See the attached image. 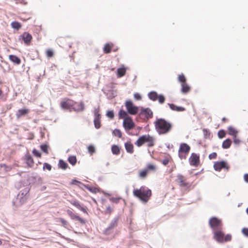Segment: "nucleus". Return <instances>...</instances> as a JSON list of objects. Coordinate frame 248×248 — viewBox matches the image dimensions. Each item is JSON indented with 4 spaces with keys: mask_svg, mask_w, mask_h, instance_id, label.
I'll return each instance as SVG.
<instances>
[{
    "mask_svg": "<svg viewBox=\"0 0 248 248\" xmlns=\"http://www.w3.org/2000/svg\"><path fill=\"white\" fill-rule=\"evenodd\" d=\"M154 124L155 130L159 135H165L170 133L172 128V124L163 118L157 119Z\"/></svg>",
    "mask_w": 248,
    "mask_h": 248,
    "instance_id": "1",
    "label": "nucleus"
},
{
    "mask_svg": "<svg viewBox=\"0 0 248 248\" xmlns=\"http://www.w3.org/2000/svg\"><path fill=\"white\" fill-rule=\"evenodd\" d=\"M133 195L139 199L141 202L146 203L152 196V191L148 187L142 186L140 188L135 189L133 192Z\"/></svg>",
    "mask_w": 248,
    "mask_h": 248,
    "instance_id": "2",
    "label": "nucleus"
},
{
    "mask_svg": "<svg viewBox=\"0 0 248 248\" xmlns=\"http://www.w3.org/2000/svg\"><path fill=\"white\" fill-rule=\"evenodd\" d=\"M60 105L63 109H73L78 111H83L84 109V105L83 102L77 103L69 98H65L61 102Z\"/></svg>",
    "mask_w": 248,
    "mask_h": 248,
    "instance_id": "3",
    "label": "nucleus"
},
{
    "mask_svg": "<svg viewBox=\"0 0 248 248\" xmlns=\"http://www.w3.org/2000/svg\"><path fill=\"white\" fill-rule=\"evenodd\" d=\"M146 143L148 147H153L155 145V139L149 135H145L140 137L135 142V144L138 146H141L144 143Z\"/></svg>",
    "mask_w": 248,
    "mask_h": 248,
    "instance_id": "4",
    "label": "nucleus"
},
{
    "mask_svg": "<svg viewBox=\"0 0 248 248\" xmlns=\"http://www.w3.org/2000/svg\"><path fill=\"white\" fill-rule=\"evenodd\" d=\"M157 169V166L153 163L148 164L146 167L144 169L140 170L139 177L141 179L145 178L150 172H155Z\"/></svg>",
    "mask_w": 248,
    "mask_h": 248,
    "instance_id": "5",
    "label": "nucleus"
},
{
    "mask_svg": "<svg viewBox=\"0 0 248 248\" xmlns=\"http://www.w3.org/2000/svg\"><path fill=\"white\" fill-rule=\"evenodd\" d=\"M222 225L221 221L218 219V242L223 243L231 241L232 238L230 234H225L220 229L219 227Z\"/></svg>",
    "mask_w": 248,
    "mask_h": 248,
    "instance_id": "6",
    "label": "nucleus"
},
{
    "mask_svg": "<svg viewBox=\"0 0 248 248\" xmlns=\"http://www.w3.org/2000/svg\"><path fill=\"white\" fill-rule=\"evenodd\" d=\"M190 150V147L185 143H181L178 150L179 157L181 159H186Z\"/></svg>",
    "mask_w": 248,
    "mask_h": 248,
    "instance_id": "7",
    "label": "nucleus"
},
{
    "mask_svg": "<svg viewBox=\"0 0 248 248\" xmlns=\"http://www.w3.org/2000/svg\"><path fill=\"white\" fill-rule=\"evenodd\" d=\"M176 182L181 187L189 188L191 185L187 182L186 178L182 174H178L177 176Z\"/></svg>",
    "mask_w": 248,
    "mask_h": 248,
    "instance_id": "8",
    "label": "nucleus"
},
{
    "mask_svg": "<svg viewBox=\"0 0 248 248\" xmlns=\"http://www.w3.org/2000/svg\"><path fill=\"white\" fill-rule=\"evenodd\" d=\"M125 106L129 114L134 115L138 113L139 108L134 106L131 100L126 101Z\"/></svg>",
    "mask_w": 248,
    "mask_h": 248,
    "instance_id": "9",
    "label": "nucleus"
},
{
    "mask_svg": "<svg viewBox=\"0 0 248 248\" xmlns=\"http://www.w3.org/2000/svg\"><path fill=\"white\" fill-rule=\"evenodd\" d=\"M123 126L126 131L133 129L135 126V124L132 119L130 117L124 119L123 121Z\"/></svg>",
    "mask_w": 248,
    "mask_h": 248,
    "instance_id": "10",
    "label": "nucleus"
},
{
    "mask_svg": "<svg viewBox=\"0 0 248 248\" xmlns=\"http://www.w3.org/2000/svg\"><path fill=\"white\" fill-rule=\"evenodd\" d=\"M66 213L71 219L78 221L81 224H85V220L80 217L77 214L74 213L72 210L67 209Z\"/></svg>",
    "mask_w": 248,
    "mask_h": 248,
    "instance_id": "11",
    "label": "nucleus"
},
{
    "mask_svg": "<svg viewBox=\"0 0 248 248\" xmlns=\"http://www.w3.org/2000/svg\"><path fill=\"white\" fill-rule=\"evenodd\" d=\"M68 201L72 205L77 207L84 213L88 214V208L86 206H82L79 201L77 200H69Z\"/></svg>",
    "mask_w": 248,
    "mask_h": 248,
    "instance_id": "12",
    "label": "nucleus"
},
{
    "mask_svg": "<svg viewBox=\"0 0 248 248\" xmlns=\"http://www.w3.org/2000/svg\"><path fill=\"white\" fill-rule=\"evenodd\" d=\"M189 163L191 166H198L200 163L199 155L195 153H192L189 159Z\"/></svg>",
    "mask_w": 248,
    "mask_h": 248,
    "instance_id": "13",
    "label": "nucleus"
},
{
    "mask_svg": "<svg viewBox=\"0 0 248 248\" xmlns=\"http://www.w3.org/2000/svg\"><path fill=\"white\" fill-rule=\"evenodd\" d=\"M153 112L149 108H141V111L140 113V116H144L145 118L148 119L153 117Z\"/></svg>",
    "mask_w": 248,
    "mask_h": 248,
    "instance_id": "14",
    "label": "nucleus"
},
{
    "mask_svg": "<svg viewBox=\"0 0 248 248\" xmlns=\"http://www.w3.org/2000/svg\"><path fill=\"white\" fill-rule=\"evenodd\" d=\"M211 227L214 230V238L217 240V231L216 230L217 228V218H212L209 222Z\"/></svg>",
    "mask_w": 248,
    "mask_h": 248,
    "instance_id": "15",
    "label": "nucleus"
},
{
    "mask_svg": "<svg viewBox=\"0 0 248 248\" xmlns=\"http://www.w3.org/2000/svg\"><path fill=\"white\" fill-rule=\"evenodd\" d=\"M21 37L26 45H29L30 44L32 38L31 34L28 32H25L21 35Z\"/></svg>",
    "mask_w": 248,
    "mask_h": 248,
    "instance_id": "16",
    "label": "nucleus"
},
{
    "mask_svg": "<svg viewBox=\"0 0 248 248\" xmlns=\"http://www.w3.org/2000/svg\"><path fill=\"white\" fill-rule=\"evenodd\" d=\"M230 169L229 165L225 161H221L218 162V172L220 171L221 170H224L226 172L229 171Z\"/></svg>",
    "mask_w": 248,
    "mask_h": 248,
    "instance_id": "17",
    "label": "nucleus"
},
{
    "mask_svg": "<svg viewBox=\"0 0 248 248\" xmlns=\"http://www.w3.org/2000/svg\"><path fill=\"white\" fill-rule=\"evenodd\" d=\"M24 160L29 167L32 168L33 166L34 162L31 155L29 154L25 155Z\"/></svg>",
    "mask_w": 248,
    "mask_h": 248,
    "instance_id": "18",
    "label": "nucleus"
},
{
    "mask_svg": "<svg viewBox=\"0 0 248 248\" xmlns=\"http://www.w3.org/2000/svg\"><path fill=\"white\" fill-rule=\"evenodd\" d=\"M30 110L28 108H22L18 109L16 113V117L19 119L23 116L29 113Z\"/></svg>",
    "mask_w": 248,
    "mask_h": 248,
    "instance_id": "19",
    "label": "nucleus"
},
{
    "mask_svg": "<svg viewBox=\"0 0 248 248\" xmlns=\"http://www.w3.org/2000/svg\"><path fill=\"white\" fill-rule=\"evenodd\" d=\"M9 59L12 62L16 65L20 64L21 62V59L16 55H10L9 56Z\"/></svg>",
    "mask_w": 248,
    "mask_h": 248,
    "instance_id": "20",
    "label": "nucleus"
},
{
    "mask_svg": "<svg viewBox=\"0 0 248 248\" xmlns=\"http://www.w3.org/2000/svg\"><path fill=\"white\" fill-rule=\"evenodd\" d=\"M170 108L176 111H184L186 110V108L183 107H178L173 104H168Z\"/></svg>",
    "mask_w": 248,
    "mask_h": 248,
    "instance_id": "21",
    "label": "nucleus"
},
{
    "mask_svg": "<svg viewBox=\"0 0 248 248\" xmlns=\"http://www.w3.org/2000/svg\"><path fill=\"white\" fill-rule=\"evenodd\" d=\"M190 87L186 83L181 84V92L182 93L186 94L190 92Z\"/></svg>",
    "mask_w": 248,
    "mask_h": 248,
    "instance_id": "22",
    "label": "nucleus"
},
{
    "mask_svg": "<svg viewBox=\"0 0 248 248\" xmlns=\"http://www.w3.org/2000/svg\"><path fill=\"white\" fill-rule=\"evenodd\" d=\"M124 146L127 153L133 154L134 153V146L130 142L125 143Z\"/></svg>",
    "mask_w": 248,
    "mask_h": 248,
    "instance_id": "23",
    "label": "nucleus"
},
{
    "mask_svg": "<svg viewBox=\"0 0 248 248\" xmlns=\"http://www.w3.org/2000/svg\"><path fill=\"white\" fill-rule=\"evenodd\" d=\"M113 46L114 45L112 43L106 44L103 48L104 53L106 54L109 53Z\"/></svg>",
    "mask_w": 248,
    "mask_h": 248,
    "instance_id": "24",
    "label": "nucleus"
},
{
    "mask_svg": "<svg viewBox=\"0 0 248 248\" xmlns=\"http://www.w3.org/2000/svg\"><path fill=\"white\" fill-rule=\"evenodd\" d=\"M125 73L126 68L124 66L118 68L117 72V76L118 78H121L124 76L125 75Z\"/></svg>",
    "mask_w": 248,
    "mask_h": 248,
    "instance_id": "25",
    "label": "nucleus"
},
{
    "mask_svg": "<svg viewBox=\"0 0 248 248\" xmlns=\"http://www.w3.org/2000/svg\"><path fill=\"white\" fill-rule=\"evenodd\" d=\"M118 115L119 119H123L124 120V119L130 117V116H128L127 113L123 109L120 110L118 113Z\"/></svg>",
    "mask_w": 248,
    "mask_h": 248,
    "instance_id": "26",
    "label": "nucleus"
},
{
    "mask_svg": "<svg viewBox=\"0 0 248 248\" xmlns=\"http://www.w3.org/2000/svg\"><path fill=\"white\" fill-rule=\"evenodd\" d=\"M100 115L98 114L97 116H96L94 120V124L95 127L97 129H98L101 126L100 124Z\"/></svg>",
    "mask_w": 248,
    "mask_h": 248,
    "instance_id": "27",
    "label": "nucleus"
},
{
    "mask_svg": "<svg viewBox=\"0 0 248 248\" xmlns=\"http://www.w3.org/2000/svg\"><path fill=\"white\" fill-rule=\"evenodd\" d=\"M58 166L60 168L64 170L68 167L67 163L62 159L59 160Z\"/></svg>",
    "mask_w": 248,
    "mask_h": 248,
    "instance_id": "28",
    "label": "nucleus"
},
{
    "mask_svg": "<svg viewBox=\"0 0 248 248\" xmlns=\"http://www.w3.org/2000/svg\"><path fill=\"white\" fill-rule=\"evenodd\" d=\"M111 151L113 154L118 155L120 153V148L116 145H113L111 147Z\"/></svg>",
    "mask_w": 248,
    "mask_h": 248,
    "instance_id": "29",
    "label": "nucleus"
},
{
    "mask_svg": "<svg viewBox=\"0 0 248 248\" xmlns=\"http://www.w3.org/2000/svg\"><path fill=\"white\" fill-rule=\"evenodd\" d=\"M232 144V140L230 139H227L223 142L222 148L224 149L229 148Z\"/></svg>",
    "mask_w": 248,
    "mask_h": 248,
    "instance_id": "30",
    "label": "nucleus"
},
{
    "mask_svg": "<svg viewBox=\"0 0 248 248\" xmlns=\"http://www.w3.org/2000/svg\"><path fill=\"white\" fill-rule=\"evenodd\" d=\"M158 95L155 92H150L148 94L149 98L153 101H156L157 99Z\"/></svg>",
    "mask_w": 248,
    "mask_h": 248,
    "instance_id": "31",
    "label": "nucleus"
},
{
    "mask_svg": "<svg viewBox=\"0 0 248 248\" xmlns=\"http://www.w3.org/2000/svg\"><path fill=\"white\" fill-rule=\"evenodd\" d=\"M68 161L72 165L74 166L77 161V157L75 155H71L68 157Z\"/></svg>",
    "mask_w": 248,
    "mask_h": 248,
    "instance_id": "32",
    "label": "nucleus"
},
{
    "mask_svg": "<svg viewBox=\"0 0 248 248\" xmlns=\"http://www.w3.org/2000/svg\"><path fill=\"white\" fill-rule=\"evenodd\" d=\"M228 131H229V134L230 135H231L233 137L237 135L238 132L233 127L230 126V127H228Z\"/></svg>",
    "mask_w": 248,
    "mask_h": 248,
    "instance_id": "33",
    "label": "nucleus"
},
{
    "mask_svg": "<svg viewBox=\"0 0 248 248\" xmlns=\"http://www.w3.org/2000/svg\"><path fill=\"white\" fill-rule=\"evenodd\" d=\"M11 26L13 28L16 29V30H18L21 27V24L16 21L13 22L11 23Z\"/></svg>",
    "mask_w": 248,
    "mask_h": 248,
    "instance_id": "34",
    "label": "nucleus"
},
{
    "mask_svg": "<svg viewBox=\"0 0 248 248\" xmlns=\"http://www.w3.org/2000/svg\"><path fill=\"white\" fill-rule=\"evenodd\" d=\"M0 167L1 168H3L4 171L6 172L10 171L12 169V168L11 166H7L4 164H0Z\"/></svg>",
    "mask_w": 248,
    "mask_h": 248,
    "instance_id": "35",
    "label": "nucleus"
},
{
    "mask_svg": "<svg viewBox=\"0 0 248 248\" xmlns=\"http://www.w3.org/2000/svg\"><path fill=\"white\" fill-rule=\"evenodd\" d=\"M178 80L179 82L181 83V84L184 83H186V78L184 74H182L181 75H179L178 76Z\"/></svg>",
    "mask_w": 248,
    "mask_h": 248,
    "instance_id": "36",
    "label": "nucleus"
},
{
    "mask_svg": "<svg viewBox=\"0 0 248 248\" xmlns=\"http://www.w3.org/2000/svg\"><path fill=\"white\" fill-rule=\"evenodd\" d=\"M113 134L114 136L118 137L119 138H121L122 136L121 131L118 129H115L113 131Z\"/></svg>",
    "mask_w": 248,
    "mask_h": 248,
    "instance_id": "37",
    "label": "nucleus"
},
{
    "mask_svg": "<svg viewBox=\"0 0 248 248\" xmlns=\"http://www.w3.org/2000/svg\"><path fill=\"white\" fill-rule=\"evenodd\" d=\"M117 222H118V219H114L113 220H112L111 223H110L109 226L108 227L109 228L113 230V229L116 227L117 225Z\"/></svg>",
    "mask_w": 248,
    "mask_h": 248,
    "instance_id": "38",
    "label": "nucleus"
},
{
    "mask_svg": "<svg viewBox=\"0 0 248 248\" xmlns=\"http://www.w3.org/2000/svg\"><path fill=\"white\" fill-rule=\"evenodd\" d=\"M88 151L91 155H92L95 152V149L94 146L90 145L88 147Z\"/></svg>",
    "mask_w": 248,
    "mask_h": 248,
    "instance_id": "39",
    "label": "nucleus"
},
{
    "mask_svg": "<svg viewBox=\"0 0 248 248\" xmlns=\"http://www.w3.org/2000/svg\"><path fill=\"white\" fill-rule=\"evenodd\" d=\"M41 150L44 152L46 154H48V146L46 144H42L40 146Z\"/></svg>",
    "mask_w": 248,
    "mask_h": 248,
    "instance_id": "40",
    "label": "nucleus"
},
{
    "mask_svg": "<svg viewBox=\"0 0 248 248\" xmlns=\"http://www.w3.org/2000/svg\"><path fill=\"white\" fill-rule=\"evenodd\" d=\"M85 187L88 190H89L90 191H91L92 193H96L98 191V189L97 188H96V187H90L89 186H85Z\"/></svg>",
    "mask_w": 248,
    "mask_h": 248,
    "instance_id": "41",
    "label": "nucleus"
},
{
    "mask_svg": "<svg viewBox=\"0 0 248 248\" xmlns=\"http://www.w3.org/2000/svg\"><path fill=\"white\" fill-rule=\"evenodd\" d=\"M122 198L121 197H111L109 198L110 201L116 203H118V202H119L120 200Z\"/></svg>",
    "mask_w": 248,
    "mask_h": 248,
    "instance_id": "42",
    "label": "nucleus"
},
{
    "mask_svg": "<svg viewBox=\"0 0 248 248\" xmlns=\"http://www.w3.org/2000/svg\"><path fill=\"white\" fill-rule=\"evenodd\" d=\"M226 135V132L223 130H220L218 132V137L219 138H223Z\"/></svg>",
    "mask_w": 248,
    "mask_h": 248,
    "instance_id": "43",
    "label": "nucleus"
},
{
    "mask_svg": "<svg viewBox=\"0 0 248 248\" xmlns=\"http://www.w3.org/2000/svg\"><path fill=\"white\" fill-rule=\"evenodd\" d=\"M157 100L160 103L162 104L165 102V98L163 95H159L158 96Z\"/></svg>",
    "mask_w": 248,
    "mask_h": 248,
    "instance_id": "44",
    "label": "nucleus"
},
{
    "mask_svg": "<svg viewBox=\"0 0 248 248\" xmlns=\"http://www.w3.org/2000/svg\"><path fill=\"white\" fill-rule=\"evenodd\" d=\"M46 55L47 57H52L54 55V52L51 49H47L46 51Z\"/></svg>",
    "mask_w": 248,
    "mask_h": 248,
    "instance_id": "45",
    "label": "nucleus"
},
{
    "mask_svg": "<svg viewBox=\"0 0 248 248\" xmlns=\"http://www.w3.org/2000/svg\"><path fill=\"white\" fill-rule=\"evenodd\" d=\"M32 153L33 154V155L35 156H37L38 157H41V154L38 150H37L35 149H34L32 150Z\"/></svg>",
    "mask_w": 248,
    "mask_h": 248,
    "instance_id": "46",
    "label": "nucleus"
},
{
    "mask_svg": "<svg viewBox=\"0 0 248 248\" xmlns=\"http://www.w3.org/2000/svg\"><path fill=\"white\" fill-rule=\"evenodd\" d=\"M51 168H52V167L50 164H49L47 163H45L44 164V166H43L44 170L46 169L50 171L51 170Z\"/></svg>",
    "mask_w": 248,
    "mask_h": 248,
    "instance_id": "47",
    "label": "nucleus"
},
{
    "mask_svg": "<svg viewBox=\"0 0 248 248\" xmlns=\"http://www.w3.org/2000/svg\"><path fill=\"white\" fill-rule=\"evenodd\" d=\"M113 212V209L110 206L107 207L106 211H105V213L106 214H108L110 215Z\"/></svg>",
    "mask_w": 248,
    "mask_h": 248,
    "instance_id": "48",
    "label": "nucleus"
},
{
    "mask_svg": "<svg viewBox=\"0 0 248 248\" xmlns=\"http://www.w3.org/2000/svg\"><path fill=\"white\" fill-rule=\"evenodd\" d=\"M113 230L108 227L104 231V233L106 235H109L111 234Z\"/></svg>",
    "mask_w": 248,
    "mask_h": 248,
    "instance_id": "49",
    "label": "nucleus"
},
{
    "mask_svg": "<svg viewBox=\"0 0 248 248\" xmlns=\"http://www.w3.org/2000/svg\"><path fill=\"white\" fill-rule=\"evenodd\" d=\"M107 115L108 117L113 119L114 118V113L113 111H108L107 113Z\"/></svg>",
    "mask_w": 248,
    "mask_h": 248,
    "instance_id": "50",
    "label": "nucleus"
},
{
    "mask_svg": "<svg viewBox=\"0 0 248 248\" xmlns=\"http://www.w3.org/2000/svg\"><path fill=\"white\" fill-rule=\"evenodd\" d=\"M59 221L64 226H65L66 225H67L68 224V222L67 221L65 220L64 219L62 218H60L59 219Z\"/></svg>",
    "mask_w": 248,
    "mask_h": 248,
    "instance_id": "51",
    "label": "nucleus"
},
{
    "mask_svg": "<svg viewBox=\"0 0 248 248\" xmlns=\"http://www.w3.org/2000/svg\"><path fill=\"white\" fill-rule=\"evenodd\" d=\"M217 154L215 152L212 153L209 155V158L210 159H215L217 157Z\"/></svg>",
    "mask_w": 248,
    "mask_h": 248,
    "instance_id": "52",
    "label": "nucleus"
},
{
    "mask_svg": "<svg viewBox=\"0 0 248 248\" xmlns=\"http://www.w3.org/2000/svg\"><path fill=\"white\" fill-rule=\"evenodd\" d=\"M134 97L137 100H140L141 99V96L139 93H135L134 94Z\"/></svg>",
    "mask_w": 248,
    "mask_h": 248,
    "instance_id": "53",
    "label": "nucleus"
},
{
    "mask_svg": "<svg viewBox=\"0 0 248 248\" xmlns=\"http://www.w3.org/2000/svg\"><path fill=\"white\" fill-rule=\"evenodd\" d=\"M242 233L244 235L247 237H248V228H244L242 229Z\"/></svg>",
    "mask_w": 248,
    "mask_h": 248,
    "instance_id": "54",
    "label": "nucleus"
},
{
    "mask_svg": "<svg viewBox=\"0 0 248 248\" xmlns=\"http://www.w3.org/2000/svg\"><path fill=\"white\" fill-rule=\"evenodd\" d=\"M233 137V142L235 144H238L240 142V140L238 139L236 136Z\"/></svg>",
    "mask_w": 248,
    "mask_h": 248,
    "instance_id": "55",
    "label": "nucleus"
},
{
    "mask_svg": "<svg viewBox=\"0 0 248 248\" xmlns=\"http://www.w3.org/2000/svg\"><path fill=\"white\" fill-rule=\"evenodd\" d=\"M169 162V159L168 158H165L162 161V164L164 165H167Z\"/></svg>",
    "mask_w": 248,
    "mask_h": 248,
    "instance_id": "56",
    "label": "nucleus"
},
{
    "mask_svg": "<svg viewBox=\"0 0 248 248\" xmlns=\"http://www.w3.org/2000/svg\"><path fill=\"white\" fill-rule=\"evenodd\" d=\"M81 183L77 180H74L72 181V184L77 185V184H80Z\"/></svg>",
    "mask_w": 248,
    "mask_h": 248,
    "instance_id": "57",
    "label": "nucleus"
},
{
    "mask_svg": "<svg viewBox=\"0 0 248 248\" xmlns=\"http://www.w3.org/2000/svg\"><path fill=\"white\" fill-rule=\"evenodd\" d=\"M245 181L248 183V174H245L244 176Z\"/></svg>",
    "mask_w": 248,
    "mask_h": 248,
    "instance_id": "58",
    "label": "nucleus"
},
{
    "mask_svg": "<svg viewBox=\"0 0 248 248\" xmlns=\"http://www.w3.org/2000/svg\"><path fill=\"white\" fill-rule=\"evenodd\" d=\"M3 93L1 89L0 88V100L3 97Z\"/></svg>",
    "mask_w": 248,
    "mask_h": 248,
    "instance_id": "59",
    "label": "nucleus"
},
{
    "mask_svg": "<svg viewBox=\"0 0 248 248\" xmlns=\"http://www.w3.org/2000/svg\"><path fill=\"white\" fill-rule=\"evenodd\" d=\"M214 168L216 170H217V162H215L214 164Z\"/></svg>",
    "mask_w": 248,
    "mask_h": 248,
    "instance_id": "60",
    "label": "nucleus"
},
{
    "mask_svg": "<svg viewBox=\"0 0 248 248\" xmlns=\"http://www.w3.org/2000/svg\"><path fill=\"white\" fill-rule=\"evenodd\" d=\"M227 121V119L226 118H223L222 119V121H223V123L226 122Z\"/></svg>",
    "mask_w": 248,
    "mask_h": 248,
    "instance_id": "61",
    "label": "nucleus"
},
{
    "mask_svg": "<svg viewBox=\"0 0 248 248\" xmlns=\"http://www.w3.org/2000/svg\"><path fill=\"white\" fill-rule=\"evenodd\" d=\"M2 244V240L0 239V246Z\"/></svg>",
    "mask_w": 248,
    "mask_h": 248,
    "instance_id": "62",
    "label": "nucleus"
},
{
    "mask_svg": "<svg viewBox=\"0 0 248 248\" xmlns=\"http://www.w3.org/2000/svg\"><path fill=\"white\" fill-rule=\"evenodd\" d=\"M246 212L248 214V207L246 209Z\"/></svg>",
    "mask_w": 248,
    "mask_h": 248,
    "instance_id": "63",
    "label": "nucleus"
},
{
    "mask_svg": "<svg viewBox=\"0 0 248 248\" xmlns=\"http://www.w3.org/2000/svg\"><path fill=\"white\" fill-rule=\"evenodd\" d=\"M93 201H94L95 203L96 202V201L94 199H93Z\"/></svg>",
    "mask_w": 248,
    "mask_h": 248,
    "instance_id": "64",
    "label": "nucleus"
}]
</instances>
